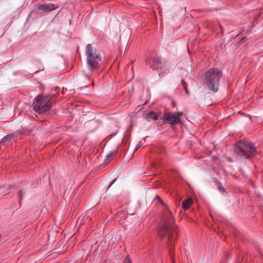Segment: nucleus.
Wrapping results in <instances>:
<instances>
[{"label": "nucleus", "instance_id": "nucleus-1", "mask_svg": "<svg viewBox=\"0 0 263 263\" xmlns=\"http://www.w3.org/2000/svg\"><path fill=\"white\" fill-rule=\"evenodd\" d=\"M175 220L172 215V212L168 210L164 217L163 218V222L162 225L159 227L158 230V235L161 238L166 237L168 240V246L170 248V256L173 263L174 252L172 250L171 246L173 243V239L172 238L173 233L175 232L176 226L174 224Z\"/></svg>", "mask_w": 263, "mask_h": 263}, {"label": "nucleus", "instance_id": "nucleus-2", "mask_svg": "<svg viewBox=\"0 0 263 263\" xmlns=\"http://www.w3.org/2000/svg\"><path fill=\"white\" fill-rule=\"evenodd\" d=\"M222 76V72L217 68H211L205 73L204 83L208 88L217 92L219 89V81Z\"/></svg>", "mask_w": 263, "mask_h": 263}, {"label": "nucleus", "instance_id": "nucleus-3", "mask_svg": "<svg viewBox=\"0 0 263 263\" xmlns=\"http://www.w3.org/2000/svg\"><path fill=\"white\" fill-rule=\"evenodd\" d=\"M85 53L89 68L91 70L96 69L101 61V55L99 51L89 44L86 47Z\"/></svg>", "mask_w": 263, "mask_h": 263}, {"label": "nucleus", "instance_id": "nucleus-4", "mask_svg": "<svg viewBox=\"0 0 263 263\" xmlns=\"http://www.w3.org/2000/svg\"><path fill=\"white\" fill-rule=\"evenodd\" d=\"M235 152L239 155L249 159L255 155L257 150L252 143L240 141L236 144Z\"/></svg>", "mask_w": 263, "mask_h": 263}, {"label": "nucleus", "instance_id": "nucleus-5", "mask_svg": "<svg viewBox=\"0 0 263 263\" xmlns=\"http://www.w3.org/2000/svg\"><path fill=\"white\" fill-rule=\"evenodd\" d=\"M50 101L49 97L38 95L34 98L32 103L34 110L40 114L48 111L51 107Z\"/></svg>", "mask_w": 263, "mask_h": 263}, {"label": "nucleus", "instance_id": "nucleus-6", "mask_svg": "<svg viewBox=\"0 0 263 263\" xmlns=\"http://www.w3.org/2000/svg\"><path fill=\"white\" fill-rule=\"evenodd\" d=\"M182 112L165 113L162 117L163 120L167 124L175 125L179 123Z\"/></svg>", "mask_w": 263, "mask_h": 263}, {"label": "nucleus", "instance_id": "nucleus-7", "mask_svg": "<svg viewBox=\"0 0 263 263\" xmlns=\"http://www.w3.org/2000/svg\"><path fill=\"white\" fill-rule=\"evenodd\" d=\"M58 7L57 5H54L51 3L41 4L37 6V9L45 12L51 11L58 9Z\"/></svg>", "mask_w": 263, "mask_h": 263}, {"label": "nucleus", "instance_id": "nucleus-8", "mask_svg": "<svg viewBox=\"0 0 263 263\" xmlns=\"http://www.w3.org/2000/svg\"><path fill=\"white\" fill-rule=\"evenodd\" d=\"M158 119V114L155 111H151L146 114V119L148 121H151L152 120H157Z\"/></svg>", "mask_w": 263, "mask_h": 263}, {"label": "nucleus", "instance_id": "nucleus-9", "mask_svg": "<svg viewBox=\"0 0 263 263\" xmlns=\"http://www.w3.org/2000/svg\"><path fill=\"white\" fill-rule=\"evenodd\" d=\"M192 203V199L189 198L183 201L182 203V207L184 210H186L190 208Z\"/></svg>", "mask_w": 263, "mask_h": 263}, {"label": "nucleus", "instance_id": "nucleus-10", "mask_svg": "<svg viewBox=\"0 0 263 263\" xmlns=\"http://www.w3.org/2000/svg\"><path fill=\"white\" fill-rule=\"evenodd\" d=\"M12 139V136L10 135H8L5 136L1 140V143L5 145H8L10 143V141Z\"/></svg>", "mask_w": 263, "mask_h": 263}, {"label": "nucleus", "instance_id": "nucleus-11", "mask_svg": "<svg viewBox=\"0 0 263 263\" xmlns=\"http://www.w3.org/2000/svg\"><path fill=\"white\" fill-rule=\"evenodd\" d=\"M218 190L221 193H224L226 192L225 189L222 186L221 183L218 180L216 179L215 181Z\"/></svg>", "mask_w": 263, "mask_h": 263}, {"label": "nucleus", "instance_id": "nucleus-12", "mask_svg": "<svg viewBox=\"0 0 263 263\" xmlns=\"http://www.w3.org/2000/svg\"><path fill=\"white\" fill-rule=\"evenodd\" d=\"M154 62L155 63H157V65L156 66L157 68H161L160 66L159 65L161 64V60L159 58H156L154 59Z\"/></svg>", "mask_w": 263, "mask_h": 263}, {"label": "nucleus", "instance_id": "nucleus-13", "mask_svg": "<svg viewBox=\"0 0 263 263\" xmlns=\"http://www.w3.org/2000/svg\"><path fill=\"white\" fill-rule=\"evenodd\" d=\"M114 151H110L106 156V160H108L110 159L111 157L114 155Z\"/></svg>", "mask_w": 263, "mask_h": 263}, {"label": "nucleus", "instance_id": "nucleus-14", "mask_svg": "<svg viewBox=\"0 0 263 263\" xmlns=\"http://www.w3.org/2000/svg\"><path fill=\"white\" fill-rule=\"evenodd\" d=\"M181 82H182V86H183L184 88L185 89L186 92L187 93H189V91H188V90H187V84L185 83V81L182 79L181 80Z\"/></svg>", "mask_w": 263, "mask_h": 263}, {"label": "nucleus", "instance_id": "nucleus-15", "mask_svg": "<svg viewBox=\"0 0 263 263\" xmlns=\"http://www.w3.org/2000/svg\"><path fill=\"white\" fill-rule=\"evenodd\" d=\"M124 263H132V261L130 259V258H128V257H127L124 261Z\"/></svg>", "mask_w": 263, "mask_h": 263}, {"label": "nucleus", "instance_id": "nucleus-16", "mask_svg": "<svg viewBox=\"0 0 263 263\" xmlns=\"http://www.w3.org/2000/svg\"><path fill=\"white\" fill-rule=\"evenodd\" d=\"M156 199H158V201L162 204H163V201L162 200V199L159 197L158 195H156V197H155Z\"/></svg>", "mask_w": 263, "mask_h": 263}, {"label": "nucleus", "instance_id": "nucleus-17", "mask_svg": "<svg viewBox=\"0 0 263 263\" xmlns=\"http://www.w3.org/2000/svg\"><path fill=\"white\" fill-rule=\"evenodd\" d=\"M19 195H20V199H22V197H23V192L22 191H20Z\"/></svg>", "mask_w": 263, "mask_h": 263}, {"label": "nucleus", "instance_id": "nucleus-18", "mask_svg": "<svg viewBox=\"0 0 263 263\" xmlns=\"http://www.w3.org/2000/svg\"><path fill=\"white\" fill-rule=\"evenodd\" d=\"M115 180H114L112 181L110 183V184H109V186H108V187H110V186H111V185L114 183V182L115 181Z\"/></svg>", "mask_w": 263, "mask_h": 263}, {"label": "nucleus", "instance_id": "nucleus-19", "mask_svg": "<svg viewBox=\"0 0 263 263\" xmlns=\"http://www.w3.org/2000/svg\"><path fill=\"white\" fill-rule=\"evenodd\" d=\"M86 77L88 79L89 78V77L88 76H86Z\"/></svg>", "mask_w": 263, "mask_h": 263}, {"label": "nucleus", "instance_id": "nucleus-20", "mask_svg": "<svg viewBox=\"0 0 263 263\" xmlns=\"http://www.w3.org/2000/svg\"><path fill=\"white\" fill-rule=\"evenodd\" d=\"M80 219H81V217H79V218H78V220H80Z\"/></svg>", "mask_w": 263, "mask_h": 263}]
</instances>
